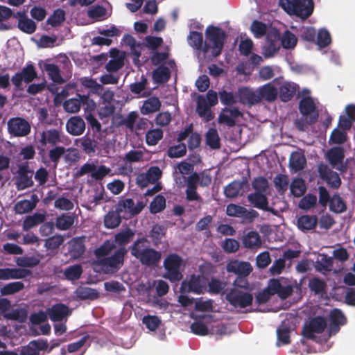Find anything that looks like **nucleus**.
Segmentation results:
<instances>
[{
	"label": "nucleus",
	"mask_w": 355,
	"mask_h": 355,
	"mask_svg": "<svg viewBox=\"0 0 355 355\" xmlns=\"http://www.w3.org/2000/svg\"><path fill=\"white\" fill-rule=\"evenodd\" d=\"M76 297L80 300H94L99 297V293L94 288L80 286L75 290Z\"/></svg>",
	"instance_id": "obj_32"
},
{
	"label": "nucleus",
	"mask_w": 355,
	"mask_h": 355,
	"mask_svg": "<svg viewBox=\"0 0 355 355\" xmlns=\"http://www.w3.org/2000/svg\"><path fill=\"white\" fill-rule=\"evenodd\" d=\"M24 284L21 282H14L6 284L0 289L3 296L12 295L24 289Z\"/></svg>",
	"instance_id": "obj_47"
},
{
	"label": "nucleus",
	"mask_w": 355,
	"mask_h": 355,
	"mask_svg": "<svg viewBox=\"0 0 355 355\" xmlns=\"http://www.w3.org/2000/svg\"><path fill=\"white\" fill-rule=\"evenodd\" d=\"M76 146L89 156L94 155L96 148V141L89 136H83L76 141Z\"/></svg>",
	"instance_id": "obj_28"
},
{
	"label": "nucleus",
	"mask_w": 355,
	"mask_h": 355,
	"mask_svg": "<svg viewBox=\"0 0 355 355\" xmlns=\"http://www.w3.org/2000/svg\"><path fill=\"white\" fill-rule=\"evenodd\" d=\"M248 179L244 178L241 180H236L225 186L224 194L225 197L233 198L239 196H243L245 192V189L248 188Z\"/></svg>",
	"instance_id": "obj_17"
},
{
	"label": "nucleus",
	"mask_w": 355,
	"mask_h": 355,
	"mask_svg": "<svg viewBox=\"0 0 355 355\" xmlns=\"http://www.w3.org/2000/svg\"><path fill=\"white\" fill-rule=\"evenodd\" d=\"M166 200L165 198L159 194L155 196L149 205V209L151 214H157L165 209Z\"/></svg>",
	"instance_id": "obj_53"
},
{
	"label": "nucleus",
	"mask_w": 355,
	"mask_h": 355,
	"mask_svg": "<svg viewBox=\"0 0 355 355\" xmlns=\"http://www.w3.org/2000/svg\"><path fill=\"white\" fill-rule=\"evenodd\" d=\"M205 285L204 277L191 275L189 279L183 280L180 289L182 293H193L200 295L204 293L206 290Z\"/></svg>",
	"instance_id": "obj_11"
},
{
	"label": "nucleus",
	"mask_w": 355,
	"mask_h": 355,
	"mask_svg": "<svg viewBox=\"0 0 355 355\" xmlns=\"http://www.w3.org/2000/svg\"><path fill=\"white\" fill-rule=\"evenodd\" d=\"M278 82V79H275L263 86H260L257 92L260 101L265 100L268 103L275 101L278 97V89L275 86V83Z\"/></svg>",
	"instance_id": "obj_19"
},
{
	"label": "nucleus",
	"mask_w": 355,
	"mask_h": 355,
	"mask_svg": "<svg viewBox=\"0 0 355 355\" xmlns=\"http://www.w3.org/2000/svg\"><path fill=\"white\" fill-rule=\"evenodd\" d=\"M146 205L143 201H139L135 205L132 198H121L116 204V210L120 214H127L128 217H134L141 212Z\"/></svg>",
	"instance_id": "obj_9"
},
{
	"label": "nucleus",
	"mask_w": 355,
	"mask_h": 355,
	"mask_svg": "<svg viewBox=\"0 0 355 355\" xmlns=\"http://www.w3.org/2000/svg\"><path fill=\"white\" fill-rule=\"evenodd\" d=\"M334 267V258L327 254H320V259L315 261V270L320 272H331Z\"/></svg>",
	"instance_id": "obj_29"
},
{
	"label": "nucleus",
	"mask_w": 355,
	"mask_h": 355,
	"mask_svg": "<svg viewBox=\"0 0 355 355\" xmlns=\"http://www.w3.org/2000/svg\"><path fill=\"white\" fill-rule=\"evenodd\" d=\"M205 142L207 146L211 149L220 148V138L216 128H210L207 131Z\"/></svg>",
	"instance_id": "obj_43"
},
{
	"label": "nucleus",
	"mask_w": 355,
	"mask_h": 355,
	"mask_svg": "<svg viewBox=\"0 0 355 355\" xmlns=\"http://www.w3.org/2000/svg\"><path fill=\"white\" fill-rule=\"evenodd\" d=\"M347 205L342 197L335 194L329 200V209L336 214H341L347 210Z\"/></svg>",
	"instance_id": "obj_46"
},
{
	"label": "nucleus",
	"mask_w": 355,
	"mask_h": 355,
	"mask_svg": "<svg viewBox=\"0 0 355 355\" xmlns=\"http://www.w3.org/2000/svg\"><path fill=\"white\" fill-rule=\"evenodd\" d=\"M317 198L315 195L308 193L303 196L299 202V207L302 210H309L316 205Z\"/></svg>",
	"instance_id": "obj_63"
},
{
	"label": "nucleus",
	"mask_w": 355,
	"mask_h": 355,
	"mask_svg": "<svg viewBox=\"0 0 355 355\" xmlns=\"http://www.w3.org/2000/svg\"><path fill=\"white\" fill-rule=\"evenodd\" d=\"M46 71L47 72L49 77L54 82L57 83H61L62 81V77L60 73L59 67L54 64H48L45 67Z\"/></svg>",
	"instance_id": "obj_64"
},
{
	"label": "nucleus",
	"mask_w": 355,
	"mask_h": 355,
	"mask_svg": "<svg viewBox=\"0 0 355 355\" xmlns=\"http://www.w3.org/2000/svg\"><path fill=\"white\" fill-rule=\"evenodd\" d=\"M226 284L217 277H211L208 282L209 292L213 295H218L225 290Z\"/></svg>",
	"instance_id": "obj_57"
},
{
	"label": "nucleus",
	"mask_w": 355,
	"mask_h": 355,
	"mask_svg": "<svg viewBox=\"0 0 355 355\" xmlns=\"http://www.w3.org/2000/svg\"><path fill=\"white\" fill-rule=\"evenodd\" d=\"M18 177L16 179L15 184L18 191H23L33 185L32 180L33 171L30 169L27 163L21 164L18 167Z\"/></svg>",
	"instance_id": "obj_14"
},
{
	"label": "nucleus",
	"mask_w": 355,
	"mask_h": 355,
	"mask_svg": "<svg viewBox=\"0 0 355 355\" xmlns=\"http://www.w3.org/2000/svg\"><path fill=\"white\" fill-rule=\"evenodd\" d=\"M225 299L234 308L245 309L252 305L253 296L250 290L231 289Z\"/></svg>",
	"instance_id": "obj_6"
},
{
	"label": "nucleus",
	"mask_w": 355,
	"mask_h": 355,
	"mask_svg": "<svg viewBox=\"0 0 355 355\" xmlns=\"http://www.w3.org/2000/svg\"><path fill=\"white\" fill-rule=\"evenodd\" d=\"M135 235V231L130 227H126L125 230L116 234L114 235V243L119 245V248L124 247L131 240L133 239Z\"/></svg>",
	"instance_id": "obj_36"
},
{
	"label": "nucleus",
	"mask_w": 355,
	"mask_h": 355,
	"mask_svg": "<svg viewBox=\"0 0 355 355\" xmlns=\"http://www.w3.org/2000/svg\"><path fill=\"white\" fill-rule=\"evenodd\" d=\"M73 223V216L62 214L55 220V227L60 230H67L72 227Z\"/></svg>",
	"instance_id": "obj_54"
},
{
	"label": "nucleus",
	"mask_w": 355,
	"mask_h": 355,
	"mask_svg": "<svg viewBox=\"0 0 355 355\" xmlns=\"http://www.w3.org/2000/svg\"><path fill=\"white\" fill-rule=\"evenodd\" d=\"M266 290L268 291L272 295L277 294L279 297L285 299L289 297L293 292L291 286H282L278 279H271L268 282V284Z\"/></svg>",
	"instance_id": "obj_20"
},
{
	"label": "nucleus",
	"mask_w": 355,
	"mask_h": 355,
	"mask_svg": "<svg viewBox=\"0 0 355 355\" xmlns=\"http://www.w3.org/2000/svg\"><path fill=\"white\" fill-rule=\"evenodd\" d=\"M242 113L237 107L232 109L225 108L223 112H220L218 115V123L225 124L229 127H233L235 125L236 119L241 117Z\"/></svg>",
	"instance_id": "obj_23"
},
{
	"label": "nucleus",
	"mask_w": 355,
	"mask_h": 355,
	"mask_svg": "<svg viewBox=\"0 0 355 355\" xmlns=\"http://www.w3.org/2000/svg\"><path fill=\"white\" fill-rule=\"evenodd\" d=\"M308 287L309 291L315 295H324L327 293V284L324 280L320 277H312L309 280Z\"/></svg>",
	"instance_id": "obj_31"
},
{
	"label": "nucleus",
	"mask_w": 355,
	"mask_h": 355,
	"mask_svg": "<svg viewBox=\"0 0 355 355\" xmlns=\"http://www.w3.org/2000/svg\"><path fill=\"white\" fill-rule=\"evenodd\" d=\"M6 280L24 279L32 276V272L30 270L21 268H6Z\"/></svg>",
	"instance_id": "obj_37"
},
{
	"label": "nucleus",
	"mask_w": 355,
	"mask_h": 355,
	"mask_svg": "<svg viewBox=\"0 0 355 355\" xmlns=\"http://www.w3.org/2000/svg\"><path fill=\"white\" fill-rule=\"evenodd\" d=\"M318 224V217L315 215H302L298 218L296 225L302 232L314 230Z\"/></svg>",
	"instance_id": "obj_26"
},
{
	"label": "nucleus",
	"mask_w": 355,
	"mask_h": 355,
	"mask_svg": "<svg viewBox=\"0 0 355 355\" xmlns=\"http://www.w3.org/2000/svg\"><path fill=\"white\" fill-rule=\"evenodd\" d=\"M49 151V159L57 166L62 156L65 154L66 148L64 146H55Z\"/></svg>",
	"instance_id": "obj_61"
},
{
	"label": "nucleus",
	"mask_w": 355,
	"mask_h": 355,
	"mask_svg": "<svg viewBox=\"0 0 355 355\" xmlns=\"http://www.w3.org/2000/svg\"><path fill=\"white\" fill-rule=\"evenodd\" d=\"M85 237H74L69 241V253L74 259L80 258L85 252Z\"/></svg>",
	"instance_id": "obj_22"
},
{
	"label": "nucleus",
	"mask_w": 355,
	"mask_h": 355,
	"mask_svg": "<svg viewBox=\"0 0 355 355\" xmlns=\"http://www.w3.org/2000/svg\"><path fill=\"white\" fill-rule=\"evenodd\" d=\"M66 129L69 135L80 136L85 130V123L80 116H72L67 121Z\"/></svg>",
	"instance_id": "obj_25"
},
{
	"label": "nucleus",
	"mask_w": 355,
	"mask_h": 355,
	"mask_svg": "<svg viewBox=\"0 0 355 355\" xmlns=\"http://www.w3.org/2000/svg\"><path fill=\"white\" fill-rule=\"evenodd\" d=\"M148 243V241L145 237L137 239L129 247L130 254L143 266H157L162 259V252L150 248Z\"/></svg>",
	"instance_id": "obj_2"
},
{
	"label": "nucleus",
	"mask_w": 355,
	"mask_h": 355,
	"mask_svg": "<svg viewBox=\"0 0 355 355\" xmlns=\"http://www.w3.org/2000/svg\"><path fill=\"white\" fill-rule=\"evenodd\" d=\"M273 183L276 190L282 194L284 192L287 191L288 186V178L286 175L278 174L274 178Z\"/></svg>",
	"instance_id": "obj_59"
},
{
	"label": "nucleus",
	"mask_w": 355,
	"mask_h": 355,
	"mask_svg": "<svg viewBox=\"0 0 355 355\" xmlns=\"http://www.w3.org/2000/svg\"><path fill=\"white\" fill-rule=\"evenodd\" d=\"M327 320L322 316H315L302 328V336L308 340H315V334H322L327 328Z\"/></svg>",
	"instance_id": "obj_7"
},
{
	"label": "nucleus",
	"mask_w": 355,
	"mask_h": 355,
	"mask_svg": "<svg viewBox=\"0 0 355 355\" xmlns=\"http://www.w3.org/2000/svg\"><path fill=\"white\" fill-rule=\"evenodd\" d=\"M238 95L239 102L243 105H257L260 102L258 92L246 87L239 88Z\"/></svg>",
	"instance_id": "obj_24"
},
{
	"label": "nucleus",
	"mask_w": 355,
	"mask_h": 355,
	"mask_svg": "<svg viewBox=\"0 0 355 355\" xmlns=\"http://www.w3.org/2000/svg\"><path fill=\"white\" fill-rule=\"evenodd\" d=\"M226 214L230 217H241L252 221L259 217V213L254 209H247L243 206L236 204H229L226 207Z\"/></svg>",
	"instance_id": "obj_16"
},
{
	"label": "nucleus",
	"mask_w": 355,
	"mask_h": 355,
	"mask_svg": "<svg viewBox=\"0 0 355 355\" xmlns=\"http://www.w3.org/2000/svg\"><path fill=\"white\" fill-rule=\"evenodd\" d=\"M226 271L227 272H233L238 276L247 277L252 272V266L250 262L232 259L227 262Z\"/></svg>",
	"instance_id": "obj_18"
},
{
	"label": "nucleus",
	"mask_w": 355,
	"mask_h": 355,
	"mask_svg": "<svg viewBox=\"0 0 355 355\" xmlns=\"http://www.w3.org/2000/svg\"><path fill=\"white\" fill-rule=\"evenodd\" d=\"M153 78L155 83L162 84L167 83L170 79V71L168 67H157L153 72Z\"/></svg>",
	"instance_id": "obj_42"
},
{
	"label": "nucleus",
	"mask_w": 355,
	"mask_h": 355,
	"mask_svg": "<svg viewBox=\"0 0 355 355\" xmlns=\"http://www.w3.org/2000/svg\"><path fill=\"white\" fill-rule=\"evenodd\" d=\"M128 250L125 247H119L108 257L97 259V266H100L103 273L113 275L120 270L124 264Z\"/></svg>",
	"instance_id": "obj_4"
},
{
	"label": "nucleus",
	"mask_w": 355,
	"mask_h": 355,
	"mask_svg": "<svg viewBox=\"0 0 355 355\" xmlns=\"http://www.w3.org/2000/svg\"><path fill=\"white\" fill-rule=\"evenodd\" d=\"M17 28L26 34L31 35L37 30V24L31 18L20 19L18 21Z\"/></svg>",
	"instance_id": "obj_52"
},
{
	"label": "nucleus",
	"mask_w": 355,
	"mask_h": 355,
	"mask_svg": "<svg viewBox=\"0 0 355 355\" xmlns=\"http://www.w3.org/2000/svg\"><path fill=\"white\" fill-rule=\"evenodd\" d=\"M298 85L289 82H285L279 86L278 94L282 102H288L294 96Z\"/></svg>",
	"instance_id": "obj_27"
},
{
	"label": "nucleus",
	"mask_w": 355,
	"mask_h": 355,
	"mask_svg": "<svg viewBox=\"0 0 355 355\" xmlns=\"http://www.w3.org/2000/svg\"><path fill=\"white\" fill-rule=\"evenodd\" d=\"M327 159L329 164L334 167L337 164H341L344 159L345 154L343 147L330 148L327 154Z\"/></svg>",
	"instance_id": "obj_33"
},
{
	"label": "nucleus",
	"mask_w": 355,
	"mask_h": 355,
	"mask_svg": "<svg viewBox=\"0 0 355 355\" xmlns=\"http://www.w3.org/2000/svg\"><path fill=\"white\" fill-rule=\"evenodd\" d=\"M45 220V216L42 214L35 213L32 216L26 217L23 223V229L28 231L33 227L44 223Z\"/></svg>",
	"instance_id": "obj_44"
},
{
	"label": "nucleus",
	"mask_w": 355,
	"mask_h": 355,
	"mask_svg": "<svg viewBox=\"0 0 355 355\" xmlns=\"http://www.w3.org/2000/svg\"><path fill=\"white\" fill-rule=\"evenodd\" d=\"M306 190V185L302 179H293L291 184H290V192L296 198L302 196L305 193Z\"/></svg>",
	"instance_id": "obj_48"
},
{
	"label": "nucleus",
	"mask_w": 355,
	"mask_h": 355,
	"mask_svg": "<svg viewBox=\"0 0 355 355\" xmlns=\"http://www.w3.org/2000/svg\"><path fill=\"white\" fill-rule=\"evenodd\" d=\"M116 248L113 240H105L103 244L94 250V254L97 259L109 255Z\"/></svg>",
	"instance_id": "obj_41"
},
{
	"label": "nucleus",
	"mask_w": 355,
	"mask_h": 355,
	"mask_svg": "<svg viewBox=\"0 0 355 355\" xmlns=\"http://www.w3.org/2000/svg\"><path fill=\"white\" fill-rule=\"evenodd\" d=\"M250 31L254 37L260 38L266 35L267 26L266 24L255 19L251 24Z\"/></svg>",
	"instance_id": "obj_58"
},
{
	"label": "nucleus",
	"mask_w": 355,
	"mask_h": 355,
	"mask_svg": "<svg viewBox=\"0 0 355 355\" xmlns=\"http://www.w3.org/2000/svg\"><path fill=\"white\" fill-rule=\"evenodd\" d=\"M205 33V42L202 33L196 31H191L189 36V44L194 49L202 51L204 53L212 49V56H219L223 49L226 38L225 31L219 27L209 25L207 27Z\"/></svg>",
	"instance_id": "obj_1"
},
{
	"label": "nucleus",
	"mask_w": 355,
	"mask_h": 355,
	"mask_svg": "<svg viewBox=\"0 0 355 355\" xmlns=\"http://www.w3.org/2000/svg\"><path fill=\"white\" fill-rule=\"evenodd\" d=\"M65 21V11L61 9H57L53 11L50 17L47 18L46 24L53 27H57Z\"/></svg>",
	"instance_id": "obj_55"
},
{
	"label": "nucleus",
	"mask_w": 355,
	"mask_h": 355,
	"mask_svg": "<svg viewBox=\"0 0 355 355\" xmlns=\"http://www.w3.org/2000/svg\"><path fill=\"white\" fill-rule=\"evenodd\" d=\"M35 207V202L29 200H21L14 205V211L17 214L22 215L33 211Z\"/></svg>",
	"instance_id": "obj_49"
},
{
	"label": "nucleus",
	"mask_w": 355,
	"mask_h": 355,
	"mask_svg": "<svg viewBox=\"0 0 355 355\" xmlns=\"http://www.w3.org/2000/svg\"><path fill=\"white\" fill-rule=\"evenodd\" d=\"M280 41L283 48L289 49H293L297 44V38L295 35L289 31H286L283 33Z\"/></svg>",
	"instance_id": "obj_60"
},
{
	"label": "nucleus",
	"mask_w": 355,
	"mask_h": 355,
	"mask_svg": "<svg viewBox=\"0 0 355 355\" xmlns=\"http://www.w3.org/2000/svg\"><path fill=\"white\" fill-rule=\"evenodd\" d=\"M247 199L249 203L254 208L270 212L273 216L278 215V211L269 207L268 198L264 192H252L248 195Z\"/></svg>",
	"instance_id": "obj_13"
},
{
	"label": "nucleus",
	"mask_w": 355,
	"mask_h": 355,
	"mask_svg": "<svg viewBox=\"0 0 355 355\" xmlns=\"http://www.w3.org/2000/svg\"><path fill=\"white\" fill-rule=\"evenodd\" d=\"M244 248L254 249L260 248L261 241L260 235L257 232L250 231L245 234L241 239Z\"/></svg>",
	"instance_id": "obj_34"
},
{
	"label": "nucleus",
	"mask_w": 355,
	"mask_h": 355,
	"mask_svg": "<svg viewBox=\"0 0 355 355\" xmlns=\"http://www.w3.org/2000/svg\"><path fill=\"white\" fill-rule=\"evenodd\" d=\"M37 76L35 67L32 64H28L25 67L17 72L11 78V82L17 90H23V81L26 83H31Z\"/></svg>",
	"instance_id": "obj_10"
},
{
	"label": "nucleus",
	"mask_w": 355,
	"mask_h": 355,
	"mask_svg": "<svg viewBox=\"0 0 355 355\" xmlns=\"http://www.w3.org/2000/svg\"><path fill=\"white\" fill-rule=\"evenodd\" d=\"M80 83L82 86L88 88L90 92H93L94 94H100L103 91V86L96 83L95 79L83 77L80 79Z\"/></svg>",
	"instance_id": "obj_50"
},
{
	"label": "nucleus",
	"mask_w": 355,
	"mask_h": 355,
	"mask_svg": "<svg viewBox=\"0 0 355 355\" xmlns=\"http://www.w3.org/2000/svg\"><path fill=\"white\" fill-rule=\"evenodd\" d=\"M12 10L6 6H0V31H6L12 28L10 24L7 23L12 16Z\"/></svg>",
	"instance_id": "obj_40"
},
{
	"label": "nucleus",
	"mask_w": 355,
	"mask_h": 355,
	"mask_svg": "<svg viewBox=\"0 0 355 355\" xmlns=\"http://www.w3.org/2000/svg\"><path fill=\"white\" fill-rule=\"evenodd\" d=\"M306 160L304 154L295 152L289 158V166L295 171H300L304 168Z\"/></svg>",
	"instance_id": "obj_39"
},
{
	"label": "nucleus",
	"mask_w": 355,
	"mask_h": 355,
	"mask_svg": "<svg viewBox=\"0 0 355 355\" xmlns=\"http://www.w3.org/2000/svg\"><path fill=\"white\" fill-rule=\"evenodd\" d=\"M165 235V229L162 225L156 224L151 228L149 236L154 245L157 246L162 242V237Z\"/></svg>",
	"instance_id": "obj_51"
},
{
	"label": "nucleus",
	"mask_w": 355,
	"mask_h": 355,
	"mask_svg": "<svg viewBox=\"0 0 355 355\" xmlns=\"http://www.w3.org/2000/svg\"><path fill=\"white\" fill-rule=\"evenodd\" d=\"M279 4L289 15L302 19L311 17L314 9L313 0H279Z\"/></svg>",
	"instance_id": "obj_3"
},
{
	"label": "nucleus",
	"mask_w": 355,
	"mask_h": 355,
	"mask_svg": "<svg viewBox=\"0 0 355 355\" xmlns=\"http://www.w3.org/2000/svg\"><path fill=\"white\" fill-rule=\"evenodd\" d=\"M161 106V101L157 97H150L144 102L141 107V112L144 115H148L159 111Z\"/></svg>",
	"instance_id": "obj_35"
},
{
	"label": "nucleus",
	"mask_w": 355,
	"mask_h": 355,
	"mask_svg": "<svg viewBox=\"0 0 355 355\" xmlns=\"http://www.w3.org/2000/svg\"><path fill=\"white\" fill-rule=\"evenodd\" d=\"M164 132L162 129H149L146 135V142L149 146H154L163 138Z\"/></svg>",
	"instance_id": "obj_45"
},
{
	"label": "nucleus",
	"mask_w": 355,
	"mask_h": 355,
	"mask_svg": "<svg viewBox=\"0 0 355 355\" xmlns=\"http://www.w3.org/2000/svg\"><path fill=\"white\" fill-rule=\"evenodd\" d=\"M142 322L150 331H155L161 324L162 320L157 315H147L142 318Z\"/></svg>",
	"instance_id": "obj_62"
},
{
	"label": "nucleus",
	"mask_w": 355,
	"mask_h": 355,
	"mask_svg": "<svg viewBox=\"0 0 355 355\" xmlns=\"http://www.w3.org/2000/svg\"><path fill=\"white\" fill-rule=\"evenodd\" d=\"M120 213L116 210L109 211L103 218L104 227L108 229L116 228L119 226L121 223V217Z\"/></svg>",
	"instance_id": "obj_38"
},
{
	"label": "nucleus",
	"mask_w": 355,
	"mask_h": 355,
	"mask_svg": "<svg viewBox=\"0 0 355 355\" xmlns=\"http://www.w3.org/2000/svg\"><path fill=\"white\" fill-rule=\"evenodd\" d=\"M266 39L268 44L263 48V55L266 58H270L279 49L280 33L272 31L266 35Z\"/></svg>",
	"instance_id": "obj_21"
},
{
	"label": "nucleus",
	"mask_w": 355,
	"mask_h": 355,
	"mask_svg": "<svg viewBox=\"0 0 355 355\" xmlns=\"http://www.w3.org/2000/svg\"><path fill=\"white\" fill-rule=\"evenodd\" d=\"M68 313L69 309L67 306L62 303L55 304L48 310V315L53 321H62Z\"/></svg>",
	"instance_id": "obj_30"
},
{
	"label": "nucleus",
	"mask_w": 355,
	"mask_h": 355,
	"mask_svg": "<svg viewBox=\"0 0 355 355\" xmlns=\"http://www.w3.org/2000/svg\"><path fill=\"white\" fill-rule=\"evenodd\" d=\"M62 142V132L59 129H46L40 134L39 144L42 149H44L47 145L50 146H55Z\"/></svg>",
	"instance_id": "obj_15"
},
{
	"label": "nucleus",
	"mask_w": 355,
	"mask_h": 355,
	"mask_svg": "<svg viewBox=\"0 0 355 355\" xmlns=\"http://www.w3.org/2000/svg\"><path fill=\"white\" fill-rule=\"evenodd\" d=\"M183 259L176 253H170L164 259L163 266L165 270L164 278L169 279L171 282H179L183 278L181 266Z\"/></svg>",
	"instance_id": "obj_5"
},
{
	"label": "nucleus",
	"mask_w": 355,
	"mask_h": 355,
	"mask_svg": "<svg viewBox=\"0 0 355 355\" xmlns=\"http://www.w3.org/2000/svg\"><path fill=\"white\" fill-rule=\"evenodd\" d=\"M299 110L302 116L309 117V124H315L318 120L319 112L316 110L315 104L311 97L301 98L299 104Z\"/></svg>",
	"instance_id": "obj_12"
},
{
	"label": "nucleus",
	"mask_w": 355,
	"mask_h": 355,
	"mask_svg": "<svg viewBox=\"0 0 355 355\" xmlns=\"http://www.w3.org/2000/svg\"><path fill=\"white\" fill-rule=\"evenodd\" d=\"M83 273L81 265H72L68 266L64 270V276L67 279L71 281L78 280Z\"/></svg>",
	"instance_id": "obj_56"
},
{
	"label": "nucleus",
	"mask_w": 355,
	"mask_h": 355,
	"mask_svg": "<svg viewBox=\"0 0 355 355\" xmlns=\"http://www.w3.org/2000/svg\"><path fill=\"white\" fill-rule=\"evenodd\" d=\"M7 128L12 137H26L31 131V123L19 116L10 119L7 122Z\"/></svg>",
	"instance_id": "obj_8"
}]
</instances>
